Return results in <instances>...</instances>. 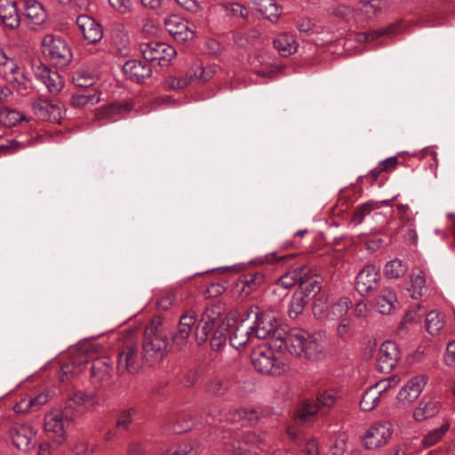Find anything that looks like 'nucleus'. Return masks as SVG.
I'll return each mask as SVG.
<instances>
[{
  "label": "nucleus",
  "mask_w": 455,
  "mask_h": 455,
  "mask_svg": "<svg viewBox=\"0 0 455 455\" xmlns=\"http://www.w3.org/2000/svg\"><path fill=\"white\" fill-rule=\"evenodd\" d=\"M275 349H285L291 355L307 360H317L321 357L323 347L317 339L301 329H283L275 335Z\"/></svg>",
  "instance_id": "obj_1"
},
{
  "label": "nucleus",
  "mask_w": 455,
  "mask_h": 455,
  "mask_svg": "<svg viewBox=\"0 0 455 455\" xmlns=\"http://www.w3.org/2000/svg\"><path fill=\"white\" fill-rule=\"evenodd\" d=\"M230 327L228 326V316L224 321L221 319V307L213 305L207 307L202 314L201 320L195 332L197 344L204 343L209 335L213 331L211 339V347L214 350L220 349L226 344L227 337L229 336Z\"/></svg>",
  "instance_id": "obj_2"
},
{
  "label": "nucleus",
  "mask_w": 455,
  "mask_h": 455,
  "mask_svg": "<svg viewBox=\"0 0 455 455\" xmlns=\"http://www.w3.org/2000/svg\"><path fill=\"white\" fill-rule=\"evenodd\" d=\"M171 332L161 324L159 319L153 320L145 329L142 356L150 364L161 362L171 347Z\"/></svg>",
  "instance_id": "obj_3"
},
{
  "label": "nucleus",
  "mask_w": 455,
  "mask_h": 455,
  "mask_svg": "<svg viewBox=\"0 0 455 455\" xmlns=\"http://www.w3.org/2000/svg\"><path fill=\"white\" fill-rule=\"evenodd\" d=\"M251 313L249 308H243L241 311H232L228 315V326L230 327L229 343L236 349L246 345L254 336L250 322Z\"/></svg>",
  "instance_id": "obj_4"
},
{
  "label": "nucleus",
  "mask_w": 455,
  "mask_h": 455,
  "mask_svg": "<svg viewBox=\"0 0 455 455\" xmlns=\"http://www.w3.org/2000/svg\"><path fill=\"white\" fill-rule=\"evenodd\" d=\"M271 344L254 348L251 360L255 370L262 374L279 376L287 370L286 364L276 356Z\"/></svg>",
  "instance_id": "obj_5"
},
{
  "label": "nucleus",
  "mask_w": 455,
  "mask_h": 455,
  "mask_svg": "<svg viewBox=\"0 0 455 455\" xmlns=\"http://www.w3.org/2000/svg\"><path fill=\"white\" fill-rule=\"evenodd\" d=\"M44 56L55 67L65 68L73 59V53L68 42L59 36L45 35L41 42Z\"/></svg>",
  "instance_id": "obj_6"
},
{
  "label": "nucleus",
  "mask_w": 455,
  "mask_h": 455,
  "mask_svg": "<svg viewBox=\"0 0 455 455\" xmlns=\"http://www.w3.org/2000/svg\"><path fill=\"white\" fill-rule=\"evenodd\" d=\"M337 392L333 389L320 393L315 401L306 400L298 410L297 420L307 425L313 422L316 414H325L336 403Z\"/></svg>",
  "instance_id": "obj_7"
},
{
  "label": "nucleus",
  "mask_w": 455,
  "mask_h": 455,
  "mask_svg": "<svg viewBox=\"0 0 455 455\" xmlns=\"http://www.w3.org/2000/svg\"><path fill=\"white\" fill-rule=\"evenodd\" d=\"M251 311V318L253 319L252 332L257 339H269V344L274 347L276 345L275 335L278 331H283L280 327L275 317L270 313L259 312L258 307L249 308Z\"/></svg>",
  "instance_id": "obj_8"
},
{
  "label": "nucleus",
  "mask_w": 455,
  "mask_h": 455,
  "mask_svg": "<svg viewBox=\"0 0 455 455\" xmlns=\"http://www.w3.org/2000/svg\"><path fill=\"white\" fill-rule=\"evenodd\" d=\"M7 435L12 445L21 451L27 452L36 445L37 430L29 423H12L7 430Z\"/></svg>",
  "instance_id": "obj_9"
},
{
  "label": "nucleus",
  "mask_w": 455,
  "mask_h": 455,
  "mask_svg": "<svg viewBox=\"0 0 455 455\" xmlns=\"http://www.w3.org/2000/svg\"><path fill=\"white\" fill-rule=\"evenodd\" d=\"M139 51L147 61L158 60L159 65H167L176 55V50L172 45L151 41L140 43Z\"/></svg>",
  "instance_id": "obj_10"
},
{
  "label": "nucleus",
  "mask_w": 455,
  "mask_h": 455,
  "mask_svg": "<svg viewBox=\"0 0 455 455\" xmlns=\"http://www.w3.org/2000/svg\"><path fill=\"white\" fill-rule=\"evenodd\" d=\"M214 73L215 71L212 67L204 68L200 62H196L187 71L186 76L169 77L166 80V84L172 89H182L187 87L193 80L206 83L213 77Z\"/></svg>",
  "instance_id": "obj_11"
},
{
  "label": "nucleus",
  "mask_w": 455,
  "mask_h": 455,
  "mask_svg": "<svg viewBox=\"0 0 455 455\" xmlns=\"http://www.w3.org/2000/svg\"><path fill=\"white\" fill-rule=\"evenodd\" d=\"M68 424V417L61 411H52L44 416V431L57 443H62L66 440Z\"/></svg>",
  "instance_id": "obj_12"
},
{
  "label": "nucleus",
  "mask_w": 455,
  "mask_h": 455,
  "mask_svg": "<svg viewBox=\"0 0 455 455\" xmlns=\"http://www.w3.org/2000/svg\"><path fill=\"white\" fill-rule=\"evenodd\" d=\"M394 432L393 424L389 421L371 425L363 435V446L368 450H375L385 445Z\"/></svg>",
  "instance_id": "obj_13"
},
{
  "label": "nucleus",
  "mask_w": 455,
  "mask_h": 455,
  "mask_svg": "<svg viewBox=\"0 0 455 455\" xmlns=\"http://www.w3.org/2000/svg\"><path fill=\"white\" fill-rule=\"evenodd\" d=\"M164 26L176 42L185 43L194 38V25L177 14L166 17Z\"/></svg>",
  "instance_id": "obj_14"
},
{
  "label": "nucleus",
  "mask_w": 455,
  "mask_h": 455,
  "mask_svg": "<svg viewBox=\"0 0 455 455\" xmlns=\"http://www.w3.org/2000/svg\"><path fill=\"white\" fill-rule=\"evenodd\" d=\"M138 347L133 343H127L118 353L117 371L120 374H136L141 369V360L138 355Z\"/></svg>",
  "instance_id": "obj_15"
},
{
  "label": "nucleus",
  "mask_w": 455,
  "mask_h": 455,
  "mask_svg": "<svg viewBox=\"0 0 455 455\" xmlns=\"http://www.w3.org/2000/svg\"><path fill=\"white\" fill-rule=\"evenodd\" d=\"M36 77L44 84L51 93H58L63 87V80L60 75L52 70L48 66L36 60L32 65Z\"/></svg>",
  "instance_id": "obj_16"
},
{
  "label": "nucleus",
  "mask_w": 455,
  "mask_h": 455,
  "mask_svg": "<svg viewBox=\"0 0 455 455\" xmlns=\"http://www.w3.org/2000/svg\"><path fill=\"white\" fill-rule=\"evenodd\" d=\"M380 274L373 265H367L356 275L355 289L362 296L369 295L379 286Z\"/></svg>",
  "instance_id": "obj_17"
},
{
  "label": "nucleus",
  "mask_w": 455,
  "mask_h": 455,
  "mask_svg": "<svg viewBox=\"0 0 455 455\" xmlns=\"http://www.w3.org/2000/svg\"><path fill=\"white\" fill-rule=\"evenodd\" d=\"M400 358L399 348L394 341L383 342L379 349L377 357V367L384 373L390 372L396 365Z\"/></svg>",
  "instance_id": "obj_18"
},
{
  "label": "nucleus",
  "mask_w": 455,
  "mask_h": 455,
  "mask_svg": "<svg viewBox=\"0 0 455 455\" xmlns=\"http://www.w3.org/2000/svg\"><path fill=\"white\" fill-rule=\"evenodd\" d=\"M23 17L27 25L36 29L44 24L47 20V13L44 5L37 0H23Z\"/></svg>",
  "instance_id": "obj_19"
},
{
  "label": "nucleus",
  "mask_w": 455,
  "mask_h": 455,
  "mask_svg": "<svg viewBox=\"0 0 455 455\" xmlns=\"http://www.w3.org/2000/svg\"><path fill=\"white\" fill-rule=\"evenodd\" d=\"M76 24L84 38L88 43L95 44L101 40L103 36L102 26L92 17L85 14L79 15L76 18Z\"/></svg>",
  "instance_id": "obj_20"
},
{
  "label": "nucleus",
  "mask_w": 455,
  "mask_h": 455,
  "mask_svg": "<svg viewBox=\"0 0 455 455\" xmlns=\"http://www.w3.org/2000/svg\"><path fill=\"white\" fill-rule=\"evenodd\" d=\"M32 109L41 121L59 123L61 119V108L50 100L38 99L32 103Z\"/></svg>",
  "instance_id": "obj_21"
},
{
  "label": "nucleus",
  "mask_w": 455,
  "mask_h": 455,
  "mask_svg": "<svg viewBox=\"0 0 455 455\" xmlns=\"http://www.w3.org/2000/svg\"><path fill=\"white\" fill-rule=\"evenodd\" d=\"M91 380L96 387H107L111 382L112 367L108 358H97L91 364Z\"/></svg>",
  "instance_id": "obj_22"
},
{
  "label": "nucleus",
  "mask_w": 455,
  "mask_h": 455,
  "mask_svg": "<svg viewBox=\"0 0 455 455\" xmlns=\"http://www.w3.org/2000/svg\"><path fill=\"white\" fill-rule=\"evenodd\" d=\"M427 378L425 375L415 376L410 379L399 391L397 399L403 405L416 400L427 384Z\"/></svg>",
  "instance_id": "obj_23"
},
{
  "label": "nucleus",
  "mask_w": 455,
  "mask_h": 455,
  "mask_svg": "<svg viewBox=\"0 0 455 455\" xmlns=\"http://www.w3.org/2000/svg\"><path fill=\"white\" fill-rule=\"evenodd\" d=\"M123 72L127 79L140 84L151 76L152 68L148 63L129 60L124 64Z\"/></svg>",
  "instance_id": "obj_24"
},
{
  "label": "nucleus",
  "mask_w": 455,
  "mask_h": 455,
  "mask_svg": "<svg viewBox=\"0 0 455 455\" xmlns=\"http://www.w3.org/2000/svg\"><path fill=\"white\" fill-rule=\"evenodd\" d=\"M265 281V276L260 272H248L243 274L236 282V291L244 297L256 291Z\"/></svg>",
  "instance_id": "obj_25"
},
{
  "label": "nucleus",
  "mask_w": 455,
  "mask_h": 455,
  "mask_svg": "<svg viewBox=\"0 0 455 455\" xmlns=\"http://www.w3.org/2000/svg\"><path fill=\"white\" fill-rule=\"evenodd\" d=\"M0 20L12 29L20 26V15L15 0H0Z\"/></svg>",
  "instance_id": "obj_26"
},
{
  "label": "nucleus",
  "mask_w": 455,
  "mask_h": 455,
  "mask_svg": "<svg viewBox=\"0 0 455 455\" xmlns=\"http://www.w3.org/2000/svg\"><path fill=\"white\" fill-rule=\"evenodd\" d=\"M441 409V403L436 398H424L420 401L413 412L417 421H422L435 416Z\"/></svg>",
  "instance_id": "obj_27"
},
{
  "label": "nucleus",
  "mask_w": 455,
  "mask_h": 455,
  "mask_svg": "<svg viewBox=\"0 0 455 455\" xmlns=\"http://www.w3.org/2000/svg\"><path fill=\"white\" fill-rule=\"evenodd\" d=\"M309 274V267L302 266L297 267L291 271L287 272L283 275L277 281L276 285L282 287L283 289H289L296 284H299L302 282L301 280H306L305 278H308Z\"/></svg>",
  "instance_id": "obj_28"
},
{
  "label": "nucleus",
  "mask_w": 455,
  "mask_h": 455,
  "mask_svg": "<svg viewBox=\"0 0 455 455\" xmlns=\"http://www.w3.org/2000/svg\"><path fill=\"white\" fill-rule=\"evenodd\" d=\"M100 100L98 92L93 89H85L81 92L73 94L70 99V105L76 108H91Z\"/></svg>",
  "instance_id": "obj_29"
},
{
  "label": "nucleus",
  "mask_w": 455,
  "mask_h": 455,
  "mask_svg": "<svg viewBox=\"0 0 455 455\" xmlns=\"http://www.w3.org/2000/svg\"><path fill=\"white\" fill-rule=\"evenodd\" d=\"M274 47L283 57H288L298 50V43L292 34L281 33L273 42Z\"/></svg>",
  "instance_id": "obj_30"
},
{
  "label": "nucleus",
  "mask_w": 455,
  "mask_h": 455,
  "mask_svg": "<svg viewBox=\"0 0 455 455\" xmlns=\"http://www.w3.org/2000/svg\"><path fill=\"white\" fill-rule=\"evenodd\" d=\"M397 298L395 293L388 289H383L375 299V307L382 315H390L395 309Z\"/></svg>",
  "instance_id": "obj_31"
},
{
  "label": "nucleus",
  "mask_w": 455,
  "mask_h": 455,
  "mask_svg": "<svg viewBox=\"0 0 455 455\" xmlns=\"http://www.w3.org/2000/svg\"><path fill=\"white\" fill-rule=\"evenodd\" d=\"M411 297L414 299L421 298L427 291L426 278L424 272L419 269H413L411 275L410 286L407 288Z\"/></svg>",
  "instance_id": "obj_32"
},
{
  "label": "nucleus",
  "mask_w": 455,
  "mask_h": 455,
  "mask_svg": "<svg viewBox=\"0 0 455 455\" xmlns=\"http://www.w3.org/2000/svg\"><path fill=\"white\" fill-rule=\"evenodd\" d=\"M257 11L272 22H275L281 14L280 7L274 0H250Z\"/></svg>",
  "instance_id": "obj_33"
},
{
  "label": "nucleus",
  "mask_w": 455,
  "mask_h": 455,
  "mask_svg": "<svg viewBox=\"0 0 455 455\" xmlns=\"http://www.w3.org/2000/svg\"><path fill=\"white\" fill-rule=\"evenodd\" d=\"M399 210L401 211V220L403 221V228H407L404 235L405 239L411 244L417 243V233L414 229L413 219H411V212L408 206L402 205Z\"/></svg>",
  "instance_id": "obj_34"
},
{
  "label": "nucleus",
  "mask_w": 455,
  "mask_h": 455,
  "mask_svg": "<svg viewBox=\"0 0 455 455\" xmlns=\"http://www.w3.org/2000/svg\"><path fill=\"white\" fill-rule=\"evenodd\" d=\"M20 71L12 59L7 58L4 52H0V76L7 83L13 81V77Z\"/></svg>",
  "instance_id": "obj_35"
},
{
  "label": "nucleus",
  "mask_w": 455,
  "mask_h": 455,
  "mask_svg": "<svg viewBox=\"0 0 455 455\" xmlns=\"http://www.w3.org/2000/svg\"><path fill=\"white\" fill-rule=\"evenodd\" d=\"M444 326V318L436 310L430 311L426 316V329L431 335H439Z\"/></svg>",
  "instance_id": "obj_36"
},
{
  "label": "nucleus",
  "mask_w": 455,
  "mask_h": 455,
  "mask_svg": "<svg viewBox=\"0 0 455 455\" xmlns=\"http://www.w3.org/2000/svg\"><path fill=\"white\" fill-rule=\"evenodd\" d=\"M387 204L386 201L382 202H372L369 201L367 203L362 204L358 205L352 217V222L355 225L361 224L364 218L369 215L373 210L379 209L381 204Z\"/></svg>",
  "instance_id": "obj_37"
},
{
  "label": "nucleus",
  "mask_w": 455,
  "mask_h": 455,
  "mask_svg": "<svg viewBox=\"0 0 455 455\" xmlns=\"http://www.w3.org/2000/svg\"><path fill=\"white\" fill-rule=\"evenodd\" d=\"M259 36V32L256 28H242L234 33L233 40L238 46L245 47Z\"/></svg>",
  "instance_id": "obj_38"
},
{
  "label": "nucleus",
  "mask_w": 455,
  "mask_h": 455,
  "mask_svg": "<svg viewBox=\"0 0 455 455\" xmlns=\"http://www.w3.org/2000/svg\"><path fill=\"white\" fill-rule=\"evenodd\" d=\"M379 391L374 389L371 386L363 393L360 401V407L364 411L373 410L379 403Z\"/></svg>",
  "instance_id": "obj_39"
},
{
  "label": "nucleus",
  "mask_w": 455,
  "mask_h": 455,
  "mask_svg": "<svg viewBox=\"0 0 455 455\" xmlns=\"http://www.w3.org/2000/svg\"><path fill=\"white\" fill-rule=\"evenodd\" d=\"M83 363H87V362L82 359H75L72 363L62 365L60 371V381H68L70 376L79 374L83 370Z\"/></svg>",
  "instance_id": "obj_40"
},
{
  "label": "nucleus",
  "mask_w": 455,
  "mask_h": 455,
  "mask_svg": "<svg viewBox=\"0 0 455 455\" xmlns=\"http://www.w3.org/2000/svg\"><path fill=\"white\" fill-rule=\"evenodd\" d=\"M408 267L401 259H395L385 266V274L389 278H400L405 275Z\"/></svg>",
  "instance_id": "obj_41"
},
{
  "label": "nucleus",
  "mask_w": 455,
  "mask_h": 455,
  "mask_svg": "<svg viewBox=\"0 0 455 455\" xmlns=\"http://www.w3.org/2000/svg\"><path fill=\"white\" fill-rule=\"evenodd\" d=\"M112 41L118 52L123 54H128L130 51V37L126 31L117 29L114 32Z\"/></svg>",
  "instance_id": "obj_42"
},
{
  "label": "nucleus",
  "mask_w": 455,
  "mask_h": 455,
  "mask_svg": "<svg viewBox=\"0 0 455 455\" xmlns=\"http://www.w3.org/2000/svg\"><path fill=\"white\" fill-rule=\"evenodd\" d=\"M229 388V381L226 379L222 378H213L212 379L206 387V390L209 394L220 396L227 393Z\"/></svg>",
  "instance_id": "obj_43"
},
{
  "label": "nucleus",
  "mask_w": 455,
  "mask_h": 455,
  "mask_svg": "<svg viewBox=\"0 0 455 455\" xmlns=\"http://www.w3.org/2000/svg\"><path fill=\"white\" fill-rule=\"evenodd\" d=\"M71 400L75 404L84 406L86 409H91L100 403L95 394H86L82 391L75 393Z\"/></svg>",
  "instance_id": "obj_44"
},
{
  "label": "nucleus",
  "mask_w": 455,
  "mask_h": 455,
  "mask_svg": "<svg viewBox=\"0 0 455 455\" xmlns=\"http://www.w3.org/2000/svg\"><path fill=\"white\" fill-rule=\"evenodd\" d=\"M226 15L230 18H242L245 20L249 15L247 7L238 2H231L222 5Z\"/></svg>",
  "instance_id": "obj_45"
},
{
  "label": "nucleus",
  "mask_w": 455,
  "mask_h": 455,
  "mask_svg": "<svg viewBox=\"0 0 455 455\" xmlns=\"http://www.w3.org/2000/svg\"><path fill=\"white\" fill-rule=\"evenodd\" d=\"M124 108L120 105L110 104L101 107L97 109L95 118L97 120L108 119L109 121H116V116L121 113Z\"/></svg>",
  "instance_id": "obj_46"
},
{
  "label": "nucleus",
  "mask_w": 455,
  "mask_h": 455,
  "mask_svg": "<svg viewBox=\"0 0 455 455\" xmlns=\"http://www.w3.org/2000/svg\"><path fill=\"white\" fill-rule=\"evenodd\" d=\"M450 425L448 423L442 425L440 427L428 432L422 440V444L425 447H430L436 444L447 433Z\"/></svg>",
  "instance_id": "obj_47"
},
{
  "label": "nucleus",
  "mask_w": 455,
  "mask_h": 455,
  "mask_svg": "<svg viewBox=\"0 0 455 455\" xmlns=\"http://www.w3.org/2000/svg\"><path fill=\"white\" fill-rule=\"evenodd\" d=\"M9 84L20 95H27L31 90V84L22 71L16 75L13 81H10Z\"/></svg>",
  "instance_id": "obj_48"
},
{
  "label": "nucleus",
  "mask_w": 455,
  "mask_h": 455,
  "mask_svg": "<svg viewBox=\"0 0 455 455\" xmlns=\"http://www.w3.org/2000/svg\"><path fill=\"white\" fill-rule=\"evenodd\" d=\"M23 120H27L25 115L14 109H5L0 113V122L6 126H14Z\"/></svg>",
  "instance_id": "obj_49"
},
{
  "label": "nucleus",
  "mask_w": 455,
  "mask_h": 455,
  "mask_svg": "<svg viewBox=\"0 0 455 455\" xmlns=\"http://www.w3.org/2000/svg\"><path fill=\"white\" fill-rule=\"evenodd\" d=\"M308 278L307 280H301L300 287L305 292L309 294H316L321 290V278L318 275H312V270L309 267Z\"/></svg>",
  "instance_id": "obj_50"
},
{
  "label": "nucleus",
  "mask_w": 455,
  "mask_h": 455,
  "mask_svg": "<svg viewBox=\"0 0 455 455\" xmlns=\"http://www.w3.org/2000/svg\"><path fill=\"white\" fill-rule=\"evenodd\" d=\"M74 84L76 87L90 89L94 83V78L90 72L79 69L76 70L72 76Z\"/></svg>",
  "instance_id": "obj_51"
},
{
  "label": "nucleus",
  "mask_w": 455,
  "mask_h": 455,
  "mask_svg": "<svg viewBox=\"0 0 455 455\" xmlns=\"http://www.w3.org/2000/svg\"><path fill=\"white\" fill-rule=\"evenodd\" d=\"M307 303L305 296L302 294H295L290 303L288 314L291 318H296L304 310L306 304Z\"/></svg>",
  "instance_id": "obj_52"
},
{
  "label": "nucleus",
  "mask_w": 455,
  "mask_h": 455,
  "mask_svg": "<svg viewBox=\"0 0 455 455\" xmlns=\"http://www.w3.org/2000/svg\"><path fill=\"white\" fill-rule=\"evenodd\" d=\"M96 449L97 444L79 440L72 445L69 455H92Z\"/></svg>",
  "instance_id": "obj_53"
},
{
  "label": "nucleus",
  "mask_w": 455,
  "mask_h": 455,
  "mask_svg": "<svg viewBox=\"0 0 455 455\" xmlns=\"http://www.w3.org/2000/svg\"><path fill=\"white\" fill-rule=\"evenodd\" d=\"M192 330L193 329L190 327L182 326L181 323H180L178 332L172 337V343L175 344L180 349H182L183 347L188 343Z\"/></svg>",
  "instance_id": "obj_54"
},
{
  "label": "nucleus",
  "mask_w": 455,
  "mask_h": 455,
  "mask_svg": "<svg viewBox=\"0 0 455 455\" xmlns=\"http://www.w3.org/2000/svg\"><path fill=\"white\" fill-rule=\"evenodd\" d=\"M135 412L136 411L133 408H130L120 411L116 419V428L121 430H127L129 428V426L132 422V418Z\"/></svg>",
  "instance_id": "obj_55"
},
{
  "label": "nucleus",
  "mask_w": 455,
  "mask_h": 455,
  "mask_svg": "<svg viewBox=\"0 0 455 455\" xmlns=\"http://www.w3.org/2000/svg\"><path fill=\"white\" fill-rule=\"evenodd\" d=\"M351 306L352 301L347 297H342L337 302L332 304L331 314L335 317H341L347 313Z\"/></svg>",
  "instance_id": "obj_56"
},
{
  "label": "nucleus",
  "mask_w": 455,
  "mask_h": 455,
  "mask_svg": "<svg viewBox=\"0 0 455 455\" xmlns=\"http://www.w3.org/2000/svg\"><path fill=\"white\" fill-rule=\"evenodd\" d=\"M256 419V411H248L245 409H237L231 412L229 417L228 418V419L231 421L248 420L249 422H252Z\"/></svg>",
  "instance_id": "obj_57"
},
{
  "label": "nucleus",
  "mask_w": 455,
  "mask_h": 455,
  "mask_svg": "<svg viewBox=\"0 0 455 455\" xmlns=\"http://www.w3.org/2000/svg\"><path fill=\"white\" fill-rule=\"evenodd\" d=\"M361 12L371 18L381 8V0H361Z\"/></svg>",
  "instance_id": "obj_58"
},
{
  "label": "nucleus",
  "mask_w": 455,
  "mask_h": 455,
  "mask_svg": "<svg viewBox=\"0 0 455 455\" xmlns=\"http://www.w3.org/2000/svg\"><path fill=\"white\" fill-rule=\"evenodd\" d=\"M109 5L120 14H127L132 10V0H108Z\"/></svg>",
  "instance_id": "obj_59"
},
{
  "label": "nucleus",
  "mask_w": 455,
  "mask_h": 455,
  "mask_svg": "<svg viewBox=\"0 0 455 455\" xmlns=\"http://www.w3.org/2000/svg\"><path fill=\"white\" fill-rule=\"evenodd\" d=\"M175 292L173 291H169L164 292L158 299H157V307L161 310H167L172 305L175 299Z\"/></svg>",
  "instance_id": "obj_60"
},
{
  "label": "nucleus",
  "mask_w": 455,
  "mask_h": 455,
  "mask_svg": "<svg viewBox=\"0 0 455 455\" xmlns=\"http://www.w3.org/2000/svg\"><path fill=\"white\" fill-rule=\"evenodd\" d=\"M390 30H391V28H387L385 29L375 30V31H372V32H370L367 34L362 33L357 36V40L359 42L374 41L378 37H379L383 35L388 34L390 32Z\"/></svg>",
  "instance_id": "obj_61"
},
{
  "label": "nucleus",
  "mask_w": 455,
  "mask_h": 455,
  "mask_svg": "<svg viewBox=\"0 0 455 455\" xmlns=\"http://www.w3.org/2000/svg\"><path fill=\"white\" fill-rule=\"evenodd\" d=\"M193 448L189 443H183L178 448H171L166 451L164 455H195Z\"/></svg>",
  "instance_id": "obj_62"
},
{
  "label": "nucleus",
  "mask_w": 455,
  "mask_h": 455,
  "mask_svg": "<svg viewBox=\"0 0 455 455\" xmlns=\"http://www.w3.org/2000/svg\"><path fill=\"white\" fill-rule=\"evenodd\" d=\"M21 148H23V146L15 140L8 141L7 144L0 145V156L13 154Z\"/></svg>",
  "instance_id": "obj_63"
},
{
  "label": "nucleus",
  "mask_w": 455,
  "mask_h": 455,
  "mask_svg": "<svg viewBox=\"0 0 455 455\" xmlns=\"http://www.w3.org/2000/svg\"><path fill=\"white\" fill-rule=\"evenodd\" d=\"M444 361L447 365L455 366V339L447 344Z\"/></svg>",
  "instance_id": "obj_64"
}]
</instances>
